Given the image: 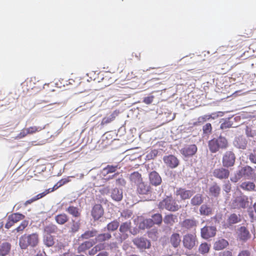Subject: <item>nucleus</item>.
Segmentation results:
<instances>
[{
  "label": "nucleus",
  "instance_id": "nucleus-42",
  "mask_svg": "<svg viewBox=\"0 0 256 256\" xmlns=\"http://www.w3.org/2000/svg\"><path fill=\"white\" fill-rule=\"evenodd\" d=\"M253 169L250 166L243 167L240 172L244 176H250L252 174Z\"/></svg>",
  "mask_w": 256,
  "mask_h": 256
},
{
  "label": "nucleus",
  "instance_id": "nucleus-38",
  "mask_svg": "<svg viewBox=\"0 0 256 256\" xmlns=\"http://www.w3.org/2000/svg\"><path fill=\"white\" fill-rule=\"evenodd\" d=\"M44 243L48 247L52 246L54 244V237L50 234L44 237Z\"/></svg>",
  "mask_w": 256,
  "mask_h": 256
},
{
  "label": "nucleus",
  "instance_id": "nucleus-7",
  "mask_svg": "<svg viewBox=\"0 0 256 256\" xmlns=\"http://www.w3.org/2000/svg\"><path fill=\"white\" fill-rule=\"evenodd\" d=\"M236 156L234 154L230 152H226L222 158V165L225 168L232 166L235 162Z\"/></svg>",
  "mask_w": 256,
  "mask_h": 256
},
{
  "label": "nucleus",
  "instance_id": "nucleus-64",
  "mask_svg": "<svg viewBox=\"0 0 256 256\" xmlns=\"http://www.w3.org/2000/svg\"><path fill=\"white\" fill-rule=\"evenodd\" d=\"M108 256V252H100L96 256Z\"/></svg>",
  "mask_w": 256,
  "mask_h": 256
},
{
  "label": "nucleus",
  "instance_id": "nucleus-52",
  "mask_svg": "<svg viewBox=\"0 0 256 256\" xmlns=\"http://www.w3.org/2000/svg\"><path fill=\"white\" fill-rule=\"evenodd\" d=\"M154 98V96L145 97L144 98L143 102L146 104H150L153 102Z\"/></svg>",
  "mask_w": 256,
  "mask_h": 256
},
{
  "label": "nucleus",
  "instance_id": "nucleus-19",
  "mask_svg": "<svg viewBox=\"0 0 256 256\" xmlns=\"http://www.w3.org/2000/svg\"><path fill=\"white\" fill-rule=\"evenodd\" d=\"M96 244L94 240L84 241L79 245L77 250L78 253L85 252Z\"/></svg>",
  "mask_w": 256,
  "mask_h": 256
},
{
  "label": "nucleus",
  "instance_id": "nucleus-10",
  "mask_svg": "<svg viewBox=\"0 0 256 256\" xmlns=\"http://www.w3.org/2000/svg\"><path fill=\"white\" fill-rule=\"evenodd\" d=\"M149 184L152 186H158L161 184L162 178L156 171H152L148 174Z\"/></svg>",
  "mask_w": 256,
  "mask_h": 256
},
{
  "label": "nucleus",
  "instance_id": "nucleus-61",
  "mask_svg": "<svg viewBox=\"0 0 256 256\" xmlns=\"http://www.w3.org/2000/svg\"><path fill=\"white\" fill-rule=\"evenodd\" d=\"M98 250L96 249L94 247H93L88 252V254L90 256H94L98 252Z\"/></svg>",
  "mask_w": 256,
  "mask_h": 256
},
{
  "label": "nucleus",
  "instance_id": "nucleus-21",
  "mask_svg": "<svg viewBox=\"0 0 256 256\" xmlns=\"http://www.w3.org/2000/svg\"><path fill=\"white\" fill-rule=\"evenodd\" d=\"M176 195L179 196L182 200H185L190 198L192 195V192L180 188L176 191Z\"/></svg>",
  "mask_w": 256,
  "mask_h": 256
},
{
  "label": "nucleus",
  "instance_id": "nucleus-24",
  "mask_svg": "<svg viewBox=\"0 0 256 256\" xmlns=\"http://www.w3.org/2000/svg\"><path fill=\"white\" fill-rule=\"evenodd\" d=\"M204 197L200 194H197L190 200V204L193 206H200L204 202Z\"/></svg>",
  "mask_w": 256,
  "mask_h": 256
},
{
  "label": "nucleus",
  "instance_id": "nucleus-5",
  "mask_svg": "<svg viewBox=\"0 0 256 256\" xmlns=\"http://www.w3.org/2000/svg\"><path fill=\"white\" fill-rule=\"evenodd\" d=\"M25 216L19 212L12 213L8 217L7 222L5 224V228L9 229L15 224L20 220H24Z\"/></svg>",
  "mask_w": 256,
  "mask_h": 256
},
{
  "label": "nucleus",
  "instance_id": "nucleus-51",
  "mask_svg": "<svg viewBox=\"0 0 256 256\" xmlns=\"http://www.w3.org/2000/svg\"><path fill=\"white\" fill-rule=\"evenodd\" d=\"M28 134H29L28 128H24L18 134L17 137L18 138H22L25 137Z\"/></svg>",
  "mask_w": 256,
  "mask_h": 256
},
{
  "label": "nucleus",
  "instance_id": "nucleus-1",
  "mask_svg": "<svg viewBox=\"0 0 256 256\" xmlns=\"http://www.w3.org/2000/svg\"><path fill=\"white\" fill-rule=\"evenodd\" d=\"M39 242V236L37 233L30 234H24L19 240V245L22 249H26L28 246L34 248Z\"/></svg>",
  "mask_w": 256,
  "mask_h": 256
},
{
  "label": "nucleus",
  "instance_id": "nucleus-29",
  "mask_svg": "<svg viewBox=\"0 0 256 256\" xmlns=\"http://www.w3.org/2000/svg\"><path fill=\"white\" fill-rule=\"evenodd\" d=\"M228 244L227 240L224 239H221L215 242L214 245V249L217 250L224 248Z\"/></svg>",
  "mask_w": 256,
  "mask_h": 256
},
{
  "label": "nucleus",
  "instance_id": "nucleus-28",
  "mask_svg": "<svg viewBox=\"0 0 256 256\" xmlns=\"http://www.w3.org/2000/svg\"><path fill=\"white\" fill-rule=\"evenodd\" d=\"M240 188L244 190L256 191V186L253 182H245L242 183Z\"/></svg>",
  "mask_w": 256,
  "mask_h": 256
},
{
  "label": "nucleus",
  "instance_id": "nucleus-11",
  "mask_svg": "<svg viewBox=\"0 0 256 256\" xmlns=\"http://www.w3.org/2000/svg\"><path fill=\"white\" fill-rule=\"evenodd\" d=\"M182 242L185 248L191 250L196 244V236L190 234H186L184 236Z\"/></svg>",
  "mask_w": 256,
  "mask_h": 256
},
{
  "label": "nucleus",
  "instance_id": "nucleus-26",
  "mask_svg": "<svg viewBox=\"0 0 256 256\" xmlns=\"http://www.w3.org/2000/svg\"><path fill=\"white\" fill-rule=\"evenodd\" d=\"M221 188L216 183H214L209 188V192L210 196L217 198L220 194Z\"/></svg>",
  "mask_w": 256,
  "mask_h": 256
},
{
  "label": "nucleus",
  "instance_id": "nucleus-34",
  "mask_svg": "<svg viewBox=\"0 0 256 256\" xmlns=\"http://www.w3.org/2000/svg\"><path fill=\"white\" fill-rule=\"evenodd\" d=\"M112 198L116 201H120L122 198V192L118 188L113 189L111 194Z\"/></svg>",
  "mask_w": 256,
  "mask_h": 256
},
{
  "label": "nucleus",
  "instance_id": "nucleus-56",
  "mask_svg": "<svg viewBox=\"0 0 256 256\" xmlns=\"http://www.w3.org/2000/svg\"><path fill=\"white\" fill-rule=\"evenodd\" d=\"M218 256H232V252L229 250H226L220 252Z\"/></svg>",
  "mask_w": 256,
  "mask_h": 256
},
{
  "label": "nucleus",
  "instance_id": "nucleus-12",
  "mask_svg": "<svg viewBox=\"0 0 256 256\" xmlns=\"http://www.w3.org/2000/svg\"><path fill=\"white\" fill-rule=\"evenodd\" d=\"M228 170L224 168H216L213 172V176L220 180L227 179L230 176Z\"/></svg>",
  "mask_w": 256,
  "mask_h": 256
},
{
  "label": "nucleus",
  "instance_id": "nucleus-27",
  "mask_svg": "<svg viewBox=\"0 0 256 256\" xmlns=\"http://www.w3.org/2000/svg\"><path fill=\"white\" fill-rule=\"evenodd\" d=\"M66 211L70 214L75 218H78L81 216V212L80 209L76 206H70L66 208Z\"/></svg>",
  "mask_w": 256,
  "mask_h": 256
},
{
  "label": "nucleus",
  "instance_id": "nucleus-50",
  "mask_svg": "<svg viewBox=\"0 0 256 256\" xmlns=\"http://www.w3.org/2000/svg\"><path fill=\"white\" fill-rule=\"evenodd\" d=\"M114 118L115 116L112 114L110 116V117L104 118L102 120V124H104L110 123L114 120Z\"/></svg>",
  "mask_w": 256,
  "mask_h": 256
},
{
  "label": "nucleus",
  "instance_id": "nucleus-40",
  "mask_svg": "<svg viewBox=\"0 0 256 256\" xmlns=\"http://www.w3.org/2000/svg\"><path fill=\"white\" fill-rule=\"evenodd\" d=\"M118 165H108L104 168H103V171L106 172V174L114 172L118 169Z\"/></svg>",
  "mask_w": 256,
  "mask_h": 256
},
{
  "label": "nucleus",
  "instance_id": "nucleus-47",
  "mask_svg": "<svg viewBox=\"0 0 256 256\" xmlns=\"http://www.w3.org/2000/svg\"><path fill=\"white\" fill-rule=\"evenodd\" d=\"M143 224L146 228H150L154 225L152 218L144 220L143 221Z\"/></svg>",
  "mask_w": 256,
  "mask_h": 256
},
{
  "label": "nucleus",
  "instance_id": "nucleus-16",
  "mask_svg": "<svg viewBox=\"0 0 256 256\" xmlns=\"http://www.w3.org/2000/svg\"><path fill=\"white\" fill-rule=\"evenodd\" d=\"M197 224L198 221L194 218L185 219L180 224L181 227L187 230L195 228Z\"/></svg>",
  "mask_w": 256,
  "mask_h": 256
},
{
  "label": "nucleus",
  "instance_id": "nucleus-39",
  "mask_svg": "<svg viewBox=\"0 0 256 256\" xmlns=\"http://www.w3.org/2000/svg\"><path fill=\"white\" fill-rule=\"evenodd\" d=\"M210 248V246L207 243H202L199 246V252L202 254H206L208 252Z\"/></svg>",
  "mask_w": 256,
  "mask_h": 256
},
{
  "label": "nucleus",
  "instance_id": "nucleus-32",
  "mask_svg": "<svg viewBox=\"0 0 256 256\" xmlns=\"http://www.w3.org/2000/svg\"><path fill=\"white\" fill-rule=\"evenodd\" d=\"M112 238V235L110 233H104L96 235L95 238V242H102L106 240H109Z\"/></svg>",
  "mask_w": 256,
  "mask_h": 256
},
{
  "label": "nucleus",
  "instance_id": "nucleus-18",
  "mask_svg": "<svg viewBox=\"0 0 256 256\" xmlns=\"http://www.w3.org/2000/svg\"><path fill=\"white\" fill-rule=\"evenodd\" d=\"M197 152V146L196 144H190L186 146L181 150V153L185 156H190L194 155Z\"/></svg>",
  "mask_w": 256,
  "mask_h": 256
},
{
  "label": "nucleus",
  "instance_id": "nucleus-23",
  "mask_svg": "<svg viewBox=\"0 0 256 256\" xmlns=\"http://www.w3.org/2000/svg\"><path fill=\"white\" fill-rule=\"evenodd\" d=\"M181 242L180 236L179 234L174 233L170 238V242L174 248H178Z\"/></svg>",
  "mask_w": 256,
  "mask_h": 256
},
{
  "label": "nucleus",
  "instance_id": "nucleus-44",
  "mask_svg": "<svg viewBox=\"0 0 256 256\" xmlns=\"http://www.w3.org/2000/svg\"><path fill=\"white\" fill-rule=\"evenodd\" d=\"M152 219L154 224H160L162 222V216L160 214H156L152 216Z\"/></svg>",
  "mask_w": 256,
  "mask_h": 256
},
{
  "label": "nucleus",
  "instance_id": "nucleus-30",
  "mask_svg": "<svg viewBox=\"0 0 256 256\" xmlns=\"http://www.w3.org/2000/svg\"><path fill=\"white\" fill-rule=\"evenodd\" d=\"M177 216L176 215L169 214L164 216V222L167 225L172 226L177 222Z\"/></svg>",
  "mask_w": 256,
  "mask_h": 256
},
{
  "label": "nucleus",
  "instance_id": "nucleus-48",
  "mask_svg": "<svg viewBox=\"0 0 256 256\" xmlns=\"http://www.w3.org/2000/svg\"><path fill=\"white\" fill-rule=\"evenodd\" d=\"M203 132L204 134L210 133L212 130V125L210 123H207L202 128Z\"/></svg>",
  "mask_w": 256,
  "mask_h": 256
},
{
  "label": "nucleus",
  "instance_id": "nucleus-6",
  "mask_svg": "<svg viewBox=\"0 0 256 256\" xmlns=\"http://www.w3.org/2000/svg\"><path fill=\"white\" fill-rule=\"evenodd\" d=\"M136 192L140 195L151 196L153 188L149 183L144 180L136 186Z\"/></svg>",
  "mask_w": 256,
  "mask_h": 256
},
{
  "label": "nucleus",
  "instance_id": "nucleus-43",
  "mask_svg": "<svg viewBox=\"0 0 256 256\" xmlns=\"http://www.w3.org/2000/svg\"><path fill=\"white\" fill-rule=\"evenodd\" d=\"M28 221L27 220H23L20 224L14 229L17 232H22L28 226Z\"/></svg>",
  "mask_w": 256,
  "mask_h": 256
},
{
  "label": "nucleus",
  "instance_id": "nucleus-36",
  "mask_svg": "<svg viewBox=\"0 0 256 256\" xmlns=\"http://www.w3.org/2000/svg\"><path fill=\"white\" fill-rule=\"evenodd\" d=\"M119 226V222L117 220H114L107 224L106 229L109 232H114L118 229Z\"/></svg>",
  "mask_w": 256,
  "mask_h": 256
},
{
  "label": "nucleus",
  "instance_id": "nucleus-35",
  "mask_svg": "<svg viewBox=\"0 0 256 256\" xmlns=\"http://www.w3.org/2000/svg\"><path fill=\"white\" fill-rule=\"evenodd\" d=\"M241 219L240 218V216H238L236 214H231L228 218L227 220V222L230 226L232 224H236L240 222Z\"/></svg>",
  "mask_w": 256,
  "mask_h": 256
},
{
  "label": "nucleus",
  "instance_id": "nucleus-54",
  "mask_svg": "<svg viewBox=\"0 0 256 256\" xmlns=\"http://www.w3.org/2000/svg\"><path fill=\"white\" fill-rule=\"evenodd\" d=\"M117 185L124 186L126 184V181L123 178H119L116 180Z\"/></svg>",
  "mask_w": 256,
  "mask_h": 256
},
{
  "label": "nucleus",
  "instance_id": "nucleus-8",
  "mask_svg": "<svg viewBox=\"0 0 256 256\" xmlns=\"http://www.w3.org/2000/svg\"><path fill=\"white\" fill-rule=\"evenodd\" d=\"M216 228L214 226H206L201 229V236L204 239L214 237L216 234Z\"/></svg>",
  "mask_w": 256,
  "mask_h": 256
},
{
  "label": "nucleus",
  "instance_id": "nucleus-58",
  "mask_svg": "<svg viewBox=\"0 0 256 256\" xmlns=\"http://www.w3.org/2000/svg\"><path fill=\"white\" fill-rule=\"evenodd\" d=\"M238 256H250V252L248 250H242L238 254Z\"/></svg>",
  "mask_w": 256,
  "mask_h": 256
},
{
  "label": "nucleus",
  "instance_id": "nucleus-41",
  "mask_svg": "<svg viewBox=\"0 0 256 256\" xmlns=\"http://www.w3.org/2000/svg\"><path fill=\"white\" fill-rule=\"evenodd\" d=\"M58 227L53 224H50L45 226L44 230L48 234L56 233L57 231Z\"/></svg>",
  "mask_w": 256,
  "mask_h": 256
},
{
  "label": "nucleus",
  "instance_id": "nucleus-33",
  "mask_svg": "<svg viewBox=\"0 0 256 256\" xmlns=\"http://www.w3.org/2000/svg\"><path fill=\"white\" fill-rule=\"evenodd\" d=\"M98 234V230L96 229L92 228L91 230H88L86 231L84 234H82L80 238L82 239L88 240L90 238H93L95 236H96Z\"/></svg>",
  "mask_w": 256,
  "mask_h": 256
},
{
  "label": "nucleus",
  "instance_id": "nucleus-55",
  "mask_svg": "<svg viewBox=\"0 0 256 256\" xmlns=\"http://www.w3.org/2000/svg\"><path fill=\"white\" fill-rule=\"evenodd\" d=\"M158 232L156 230H154L150 232L148 234V236L150 238L156 239L158 238Z\"/></svg>",
  "mask_w": 256,
  "mask_h": 256
},
{
  "label": "nucleus",
  "instance_id": "nucleus-15",
  "mask_svg": "<svg viewBox=\"0 0 256 256\" xmlns=\"http://www.w3.org/2000/svg\"><path fill=\"white\" fill-rule=\"evenodd\" d=\"M163 160L166 164L172 168L177 167L179 164L178 159L173 155L165 156L164 157Z\"/></svg>",
  "mask_w": 256,
  "mask_h": 256
},
{
  "label": "nucleus",
  "instance_id": "nucleus-17",
  "mask_svg": "<svg viewBox=\"0 0 256 256\" xmlns=\"http://www.w3.org/2000/svg\"><path fill=\"white\" fill-rule=\"evenodd\" d=\"M129 179L131 184L136 186V187L143 181L141 174L138 172H134L131 173Z\"/></svg>",
  "mask_w": 256,
  "mask_h": 256
},
{
  "label": "nucleus",
  "instance_id": "nucleus-2",
  "mask_svg": "<svg viewBox=\"0 0 256 256\" xmlns=\"http://www.w3.org/2000/svg\"><path fill=\"white\" fill-rule=\"evenodd\" d=\"M158 208L162 210L176 212L180 208V206L172 196H167L159 202Z\"/></svg>",
  "mask_w": 256,
  "mask_h": 256
},
{
  "label": "nucleus",
  "instance_id": "nucleus-45",
  "mask_svg": "<svg viewBox=\"0 0 256 256\" xmlns=\"http://www.w3.org/2000/svg\"><path fill=\"white\" fill-rule=\"evenodd\" d=\"M210 118V115H204L200 116L198 118V121L196 122L194 124L200 125V124H203L204 122H206V120H209Z\"/></svg>",
  "mask_w": 256,
  "mask_h": 256
},
{
  "label": "nucleus",
  "instance_id": "nucleus-53",
  "mask_svg": "<svg viewBox=\"0 0 256 256\" xmlns=\"http://www.w3.org/2000/svg\"><path fill=\"white\" fill-rule=\"evenodd\" d=\"M70 181V177H68L67 178L61 179L58 182V183L60 186H62Z\"/></svg>",
  "mask_w": 256,
  "mask_h": 256
},
{
  "label": "nucleus",
  "instance_id": "nucleus-20",
  "mask_svg": "<svg viewBox=\"0 0 256 256\" xmlns=\"http://www.w3.org/2000/svg\"><path fill=\"white\" fill-rule=\"evenodd\" d=\"M238 236L240 240L246 242L250 238V234L246 227L241 226L238 230Z\"/></svg>",
  "mask_w": 256,
  "mask_h": 256
},
{
  "label": "nucleus",
  "instance_id": "nucleus-37",
  "mask_svg": "<svg viewBox=\"0 0 256 256\" xmlns=\"http://www.w3.org/2000/svg\"><path fill=\"white\" fill-rule=\"evenodd\" d=\"M72 224L70 226V232L72 233H76L78 232L80 227V220L75 221L74 220H72Z\"/></svg>",
  "mask_w": 256,
  "mask_h": 256
},
{
  "label": "nucleus",
  "instance_id": "nucleus-3",
  "mask_svg": "<svg viewBox=\"0 0 256 256\" xmlns=\"http://www.w3.org/2000/svg\"><path fill=\"white\" fill-rule=\"evenodd\" d=\"M228 146V142L226 138L220 136L218 138H214L208 142V146L210 150L215 153L217 152L220 148H224Z\"/></svg>",
  "mask_w": 256,
  "mask_h": 256
},
{
  "label": "nucleus",
  "instance_id": "nucleus-63",
  "mask_svg": "<svg viewBox=\"0 0 256 256\" xmlns=\"http://www.w3.org/2000/svg\"><path fill=\"white\" fill-rule=\"evenodd\" d=\"M35 201H36V200L33 197L31 199L28 200L26 201L25 202L24 204V206H26L28 205L31 204L32 202H34Z\"/></svg>",
  "mask_w": 256,
  "mask_h": 256
},
{
  "label": "nucleus",
  "instance_id": "nucleus-13",
  "mask_svg": "<svg viewBox=\"0 0 256 256\" xmlns=\"http://www.w3.org/2000/svg\"><path fill=\"white\" fill-rule=\"evenodd\" d=\"M132 242L134 244L140 249L148 248L150 246V242L146 238L142 237L135 238Z\"/></svg>",
  "mask_w": 256,
  "mask_h": 256
},
{
  "label": "nucleus",
  "instance_id": "nucleus-9",
  "mask_svg": "<svg viewBox=\"0 0 256 256\" xmlns=\"http://www.w3.org/2000/svg\"><path fill=\"white\" fill-rule=\"evenodd\" d=\"M131 224V222L129 221L123 222L120 225L119 230L120 232V238L121 241L128 238V235L127 232L130 231L132 227Z\"/></svg>",
  "mask_w": 256,
  "mask_h": 256
},
{
  "label": "nucleus",
  "instance_id": "nucleus-49",
  "mask_svg": "<svg viewBox=\"0 0 256 256\" xmlns=\"http://www.w3.org/2000/svg\"><path fill=\"white\" fill-rule=\"evenodd\" d=\"M49 192H50V188L48 189V190H46L44 192L37 194L36 196L34 198L35 199V200L36 201V200H39V199L44 197L45 196H46Z\"/></svg>",
  "mask_w": 256,
  "mask_h": 256
},
{
  "label": "nucleus",
  "instance_id": "nucleus-14",
  "mask_svg": "<svg viewBox=\"0 0 256 256\" xmlns=\"http://www.w3.org/2000/svg\"><path fill=\"white\" fill-rule=\"evenodd\" d=\"M104 213V210L101 204H96L92 208L91 214L94 220H98Z\"/></svg>",
  "mask_w": 256,
  "mask_h": 256
},
{
  "label": "nucleus",
  "instance_id": "nucleus-46",
  "mask_svg": "<svg viewBox=\"0 0 256 256\" xmlns=\"http://www.w3.org/2000/svg\"><path fill=\"white\" fill-rule=\"evenodd\" d=\"M28 130V131L29 134H34L36 132H40L42 129L44 128H41L40 126H30L28 128H27Z\"/></svg>",
  "mask_w": 256,
  "mask_h": 256
},
{
  "label": "nucleus",
  "instance_id": "nucleus-25",
  "mask_svg": "<svg viewBox=\"0 0 256 256\" xmlns=\"http://www.w3.org/2000/svg\"><path fill=\"white\" fill-rule=\"evenodd\" d=\"M11 245L10 243L6 242H3L0 245V256H6L8 255L10 250Z\"/></svg>",
  "mask_w": 256,
  "mask_h": 256
},
{
  "label": "nucleus",
  "instance_id": "nucleus-60",
  "mask_svg": "<svg viewBox=\"0 0 256 256\" xmlns=\"http://www.w3.org/2000/svg\"><path fill=\"white\" fill-rule=\"evenodd\" d=\"M224 190L226 192H227V193L229 192L231 190L230 184V183L226 184L224 185Z\"/></svg>",
  "mask_w": 256,
  "mask_h": 256
},
{
  "label": "nucleus",
  "instance_id": "nucleus-31",
  "mask_svg": "<svg viewBox=\"0 0 256 256\" xmlns=\"http://www.w3.org/2000/svg\"><path fill=\"white\" fill-rule=\"evenodd\" d=\"M69 218L68 216L62 213L58 214L55 216V220L56 222L59 224H64L68 222Z\"/></svg>",
  "mask_w": 256,
  "mask_h": 256
},
{
  "label": "nucleus",
  "instance_id": "nucleus-4",
  "mask_svg": "<svg viewBox=\"0 0 256 256\" xmlns=\"http://www.w3.org/2000/svg\"><path fill=\"white\" fill-rule=\"evenodd\" d=\"M248 205V197L245 195H240L236 197L232 203V207L234 209L246 208Z\"/></svg>",
  "mask_w": 256,
  "mask_h": 256
},
{
  "label": "nucleus",
  "instance_id": "nucleus-59",
  "mask_svg": "<svg viewBox=\"0 0 256 256\" xmlns=\"http://www.w3.org/2000/svg\"><path fill=\"white\" fill-rule=\"evenodd\" d=\"M100 192L102 194H108L110 192L109 186H106V187L102 188L100 190Z\"/></svg>",
  "mask_w": 256,
  "mask_h": 256
},
{
  "label": "nucleus",
  "instance_id": "nucleus-62",
  "mask_svg": "<svg viewBox=\"0 0 256 256\" xmlns=\"http://www.w3.org/2000/svg\"><path fill=\"white\" fill-rule=\"evenodd\" d=\"M158 154V151L156 150H152L149 154L150 155L151 158H154L157 156Z\"/></svg>",
  "mask_w": 256,
  "mask_h": 256
},
{
  "label": "nucleus",
  "instance_id": "nucleus-57",
  "mask_svg": "<svg viewBox=\"0 0 256 256\" xmlns=\"http://www.w3.org/2000/svg\"><path fill=\"white\" fill-rule=\"evenodd\" d=\"M94 248L96 249L98 252L102 250H104L105 248V246L104 244H102L100 242V244H96L94 246Z\"/></svg>",
  "mask_w": 256,
  "mask_h": 256
},
{
  "label": "nucleus",
  "instance_id": "nucleus-22",
  "mask_svg": "<svg viewBox=\"0 0 256 256\" xmlns=\"http://www.w3.org/2000/svg\"><path fill=\"white\" fill-rule=\"evenodd\" d=\"M212 208L208 204H202L200 208V214L202 216H209L212 215Z\"/></svg>",
  "mask_w": 256,
  "mask_h": 256
}]
</instances>
